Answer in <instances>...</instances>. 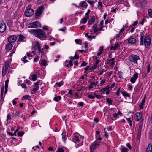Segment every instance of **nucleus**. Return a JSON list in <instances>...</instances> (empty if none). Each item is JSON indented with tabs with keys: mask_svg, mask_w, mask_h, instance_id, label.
I'll return each mask as SVG.
<instances>
[{
	"mask_svg": "<svg viewBox=\"0 0 152 152\" xmlns=\"http://www.w3.org/2000/svg\"><path fill=\"white\" fill-rule=\"evenodd\" d=\"M91 10H88L87 11V12L86 14V15L87 18H89V14Z\"/></svg>",
	"mask_w": 152,
	"mask_h": 152,
	"instance_id": "47",
	"label": "nucleus"
},
{
	"mask_svg": "<svg viewBox=\"0 0 152 152\" xmlns=\"http://www.w3.org/2000/svg\"><path fill=\"white\" fill-rule=\"evenodd\" d=\"M87 64V63L85 61H84L81 64V66H86Z\"/></svg>",
	"mask_w": 152,
	"mask_h": 152,
	"instance_id": "51",
	"label": "nucleus"
},
{
	"mask_svg": "<svg viewBox=\"0 0 152 152\" xmlns=\"http://www.w3.org/2000/svg\"><path fill=\"white\" fill-rule=\"evenodd\" d=\"M34 10L31 8H28L25 12V15L28 17H30L32 15L34 14Z\"/></svg>",
	"mask_w": 152,
	"mask_h": 152,
	"instance_id": "6",
	"label": "nucleus"
},
{
	"mask_svg": "<svg viewBox=\"0 0 152 152\" xmlns=\"http://www.w3.org/2000/svg\"><path fill=\"white\" fill-rule=\"evenodd\" d=\"M87 97L89 98H90V99H94L95 98V96H94V95H92L91 94L88 95V96H87Z\"/></svg>",
	"mask_w": 152,
	"mask_h": 152,
	"instance_id": "41",
	"label": "nucleus"
},
{
	"mask_svg": "<svg viewBox=\"0 0 152 152\" xmlns=\"http://www.w3.org/2000/svg\"><path fill=\"white\" fill-rule=\"evenodd\" d=\"M115 59V58H113L111 59H108L107 61V63L109 64L110 63L111 65H113L115 64V62L114 61Z\"/></svg>",
	"mask_w": 152,
	"mask_h": 152,
	"instance_id": "16",
	"label": "nucleus"
},
{
	"mask_svg": "<svg viewBox=\"0 0 152 152\" xmlns=\"http://www.w3.org/2000/svg\"><path fill=\"white\" fill-rule=\"evenodd\" d=\"M150 136L151 139L152 140V129L150 132Z\"/></svg>",
	"mask_w": 152,
	"mask_h": 152,
	"instance_id": "64",
	"label": "nucleus"
},
{
	"mask_svg": "<svg viewBox=\"0 0 152 152\" xmlns=\"http://www.w3.org/2000/svg\"><path fill=\"white\" fill-rule=\"evenodd\" d=\"M83 103L82 102H80L78 103V105L80 106H82L83 105Z\"/></svg>",
	"mask_w": 152,
	"mask_h": 152,
	"instance_id": "62",
	"label": "nucleus"
},
{
	"mask_svg": "<svg viewBox=\"0 0 152 152\" xmlns=\"http://www.w3.org/2000/svg\"><path fill=\"white\" fill-rule=\"evenodd\" d=\"M120 91V88H119L118 90H117V92L116 93V95L118 96H119V92Z\"/></svg>",
	"mask_w": 152,
	"mask_h": 152,
	"instance_id": "58",
	"label": "nucleus"
},
{
	"mask_svg": "<svg viewBox=\"0 0 152 152\" xmlns=\"http://www.w3.org/2000/svg\"><path fill=\"white\" fill-rule=\"evenodd\" d=\"M107 102L110 104H112V100L110 99L109 98H107L106 99Z\"/></svg>",
	"mask_w": 152,
	"mask_h": 152,
	"instance_id": "34",
	"label": "nucleus"
},
{
	"mask_svg": "<svg viewBox=\"0 0 152 152\" xmlns=\"http://www.w3.org/2000/svg\"><path fill=\"white\" fill-rule=\"evenodd\" d=\"M21 86L22 87L24 88H27V86H26V85L23 83L22 84Z\"/></svg>",
	"mask_w": 152,
	"mask_h": 152,
	"instance_id": "61",
	"label": "nucleus"
},
{
	"mask_svg": "<svg viewBox=\"0 0 152 152\" xmlns=\"http://www.w3.org/2000/svg\"><path fill=\"white\" fill-rule=\"evenodd\" d=\"M144 33L143 32H141L140 33V43L141 45H143V38H144Z\"/></svg>",
	"mask_w": 152,
	"mask_h": 152,
	"instance_id": "15",
	"label": "nucleus"
},
{
	"mask_svg": "<svg viewBox=\"0 0 152 152\" xmlns=\"http://www.w3.org/2000/svg\"><path fill=\"white\" fill-rule=\"evenodd\" d=\"M97 24H95L94 25L93 28L94 29V33H96L98 30V28H97Z\"/></svg>",
	"mask_w": 152,
	"mask_h": 152,
	"instance_id": "25",
	"label": "nucleus"
},
{
	"mask_svg": "<svg viewBox=\"0 0 152 152\" xmlns=\"http://www.w3.org/2000/svg\"><path fill=\"white\" fill-rule=\"evenodd\" d=\"M95 17L94 16H92L88 21V25H91L94 22H95Z\"/></svg>",
	"mask_w": 152,
	"mask_h": 152,
	"instance_id": "14",
	"label": "nucleus"
},
{
	"mask_svg": "<svg viewBox=\"0 0 152 152\" xmlns=\"http://www.w3.org/2000/svg\"><path fill=\"white\" fill-rule=\"evenodd\" d=\"M89 18H87V17H84L81 20V23H85L87 21V19Z\"/></svg>",
	"mask_w": 152,
	"mask_h": 152,
	"instance_id": "23",
	"label": "nucleus"
},
{
	"mask_svg": "<svg viewBox=\"0 0 152 152\" xmlns=\"http://www.w3.org/2000/svg\"><path fill=\"white\" fill-rule=\"evenodd\" d=\"M17 39L16 37L14 35L10 36L8 39L9 43H12L15 42Z\"/></svg>",
	"mask_w": 152,
	"mask_h": 152,
	"instance_id": "11",
	"label": "nucleus"
},
{
	"mask_svg": "<svg viewBox=\"0 0 152 152\" xmlns=\"http://www.w3.org/2000/svg\"><path fill=\"white\" fill-rule=\"evenodd\" d=\"M29 31L32 34L35 35L36 37L39 38H46L47 36L45 33L42 29L37 30H31Z\"/></svg>",
	"mask_w": 152,
	"mask_h": 152,
	"instance_id": "1",
	"label": "nucleus"
},
{
	"mask_svg": "<svg viewBox=\"0 0 152 152\" xmlns=\"http://www.w3.org/2000/svg\"><path fill=\"white\" fill-rule=\"evenodd\" d=\"M105 129H106V128H104V137H106L107 138H108V135L107 134V132H106V131L105 130Z\"/></svg>",
	"mask_w": 152,
	"mask_h": 152,
	"instance_id": "38",
	"label": "nucleus"
},
{
	"mask_svg": "<svg viewBox=\"0 0 152 152\" xmlns=\"http://www.w3.org/2000/svg\"><path fill=\"white\" fill-rule=\"evenodd\" d=\"M57 152H64V151L62 148H59L57 150Z\"/></svg>",
	"mask_w": 152,
	"mask_h": 152,
	"instance_id": "44",
	"label": "nucleus"
},
{
	"mask_svg": "<svg viewBox=\"0 0 152 152\" xmlns=\"http://www.w3.org/2000/svg\"><path fill=\"white\" fill-rule=\"evenodd\" d=\"M12 47V45L11 43H9L6 45V48L7 50H9L11 49Z\"/></svg>",
	"mask_w": 152,
	"mask_h": 152,
	"instance_id": "21",
	"label": "nucleus"
},
{
	"mask_svg": "<svg viewBox=\"0 0 152 152\" xmlns=\"http://www.w3.org/2000/svg\"><path fill=\"white\" fill-rule=\"evenodd\" d=\"M39 43L38 42H36L35 44L34 45L35 48L37 47V45H38L39 44Z\"/></svg>",
	"mask_w": 152,
	"mask_h": 152,
	"instance_id": "60",
	"label": "nucleus"
},
{
	"mask_svg": "<svg viewBox=\"0 0 152 152\" xmlns=\"http://www.w3.org/2000/svg\"><path fill=\"white\" fill-rule=\"evenodd\" d=\"M6 24L3 21H1L0 23V32H4L6 30Z\"/></svg>",
	"mask_w": 152,
	"mask_h": 152,
	"instance_id": "8",
	"label": "nucleus"
},
{
	"mask_svg": "<svg viewBox=\"0 0 152 152\" xmlns=\"http://www.w3.org/2000/svg\"><path fill=\"white\" fill-rule=\"evenodd\" d=\"M39 88H34L32 90V91H33L35 93L38 90Z\"/></svg>",
	"mask_w": 152,
	"mask_h": 152,
	"instance_id": "55",
	"label": "nucleus"
},
{
	"mask_svg": "<svg viewBox=\"0 0 152 152\" xmlns=\"http://www.w3.org/2000/svg\"><path fill=\"white\" fill-rule=\"evenodd\" d=\"M39 83L38 82H37L35 83L34 84V87L38 88H39V86L38 85H39Z\"/></svg>",
	"mask_w": 152,
	"mask_h": 152,
	"instance_id": "46",
	"label": "nucleus"
},
{
	"mask_svg": "<svg viewBox=\"0 0 152 152\" xmlns=\"http://www.w3.org/2000/svg\"><path fill=\"white\" fill-rule=\"evenodd\" d=\"M74 137L75 140L76 142H79V137L78 136H76V135L75 136H74Z\"/></svg>",
	"mask_w": 152,
	"mask_h": 152,
	"instance_id": "40",
	"label": "nucleus"
},
{
	"mask_svg": "<svg viewBox=\"0 0 152 152\" xmlns=\"http://www.w3.org/2000/svg\"><path fill=\"white\" fill-rule=\"evenodd\" d=\"M9 79L8 78H7V80L5 82V91H4V93L6 94L7 91V88L8 87V83L9 82Z\"/></svg>",
	"mask_w": 152,
	"mask_h": 152,
	"instance_id": "17",
	"label": "nucleus"
},
{
	"mask_svg": "<svg viewBox=\"0 0 152 152\" xmlns=\"http://www.w3.org/2000/svg\"><path fill=\"white\" fill-rule=\"evenodd\" d=\"M15 115L16 116L18 117L20 115V113L19 111H16L15 113Z\"/></svg>",
	"mask_w": 152,
	"mask_h": 152,
	"instance_id": "56",
	"label": "nucleus"
},
{
	"mask_svg": "<svg viewBox=\"0 0 152 152\" xmlns=\"http://www.w3.org/2000/svg\"><path fill=\"white\" fill-rule=\"evenodd\" d=\"M143 123V121L142 120H141L140 123L137 134L136 137L137 140H139L140 138Z\"/></svg>",
	"mask_w": 152,
	"mask_h": 152,
	"instance_id": "2",
	"label": "nucleus"
},
{
	"mask_svg": "<svg viewBox=\"0 0 152 152\" xmlns=\"http://www.w3.org/2000/svg\"><path fill=\"white\" fill-rule=\"evenodd\" d=\"M138 74L137 73H136L130 79V81L132 83H134L138 77Z\"/></svg>",
	"mask_w": 152,
	"mask_h": 152,
	"instance_id": "12",
	"label": "nucleus"
},
{
	"mask_svg": "<svg viewBox=\"0 0 152 152\" xmlns=\"http://www.w3.org/2000/svg\"><path fill=\"white\" fill-rule=\"evenodd\" d=\"M121 152H126L128 151V149L126 147H124L121 150Z\"/></svg>",
	"mask_w": 152,
	"mask_h": 152,
	"instance_id": "35",
	"label": "nucleus"
},
{
	"mask_svg": "<svg viewBox=\"0 0 152 152\" xmlns=\"http://www.w3.org/2000/svg\"><path fill=\"white\" fill-rule=\"evenodd\" d=\"M152 151V145L149 144L147 148L146 152H151Z\"/></svg>",
	"mask_w": 152,
	"mask_h": 152,
	"instance_id": "20",
	"label": "nucleus"
},
{
	"mask_svg": "<svg viewBox=\"0 0 152 152\" xmlns=\"http://www.w3.org/2000/svg\"><path fill=\"white\" fill-rule=\"evenodd\" d=\"M118 77L119 78H121L122 77V72L120 71L118 72Z\"/></svg>",
	"mask_w": 152,
	"mask_h": 152,
	"instance_id": "45",
	"label": "nucleus"
},
{
	"mask_svg": "<svg viewBox=\"0 0 152 152\" xmlns=\"http://www.w3.org/2000/svg\"><path fill=\"white\" fill-rule=\"evenodd\" d=\"M61 135L62 136V138L64 140H66V138L65 132L63 131L61 134Z\"/></svg>",
	"mask_w": 152,
	"mask_h": 152,
	"instance_id": "31",
	"label": "nucleus"
},
{
	"mask_svg": "<svg viewBox=\"0 0 152 152\" xmlns=\"http://www.w3.org/2000/svg\"><path fill=\"white\" fill-rule=\"evenodd\" d=\"M127 41L128 43L132 44H135L136 42V39L132 36H131L127 39Z\"/></svg>",
	"mask_w": 152,
	"mask_h": 152,
	"instance_id": "10",
	"label": "nucleus"
},
{
	"mask_svg": "<svg viewBox=\"0 0 152 152\" xmlns=\"http://www.w3.org/2000/svg\"><path fill=\"white\" fill-rule=\"evenodd\" d=\"M32 79L33 81L36 80L37 78V77L36 75L34 74L31 75Z\"/></svg>",
	"mask_w": 152,
	"mask_h": 152,
	"instance_id": "27",
	"label": "nucleus"
},
{
	"mask_svg": "<svg viewBox=\"0 0 152 152\" xmlns=\"http://www.w3.org/2000/svg\"><path fill=\"white\" fill-rule=\"evenodd\" d=\"M113 116L114 118H117L118 116V113H115L113 114Z\"/></svg>",
	"mask_w": 152,
	"mask_h": 152,
	"instance_id": "63",
	"label": "nucleus"
},
{
	"mask_svg": "<svg viewBox=\"0 0 152 152\" xmlns=\"http://www.w3.org/2000/svg\"><path fill=\"white\" fill-rule=\"evenodd\" d=\"M11 116L10 115V114H9L7 116V121H8L9 120H10L11 119Z\"/></svg>",
	"mask_w": 152,
	"mask_h": 152,
	"instance_id": "52",
	"label": "nucleus"
},
{
	"mask_svg": "<svg viewBox=\"0 0 152 152\" xmlns=\"http://www.w3.org/2000/svg\"><path fill=\"white\" fill-rule=\"evenodd\" d=\"M148 122L149 123H152V114H151V116L149 117L148 119Z\"/></svg>",
	"mask_w": 152,
	"mask_h": 152,
	"instance_id": "43",
	"label": "nucleus"
},
{
	"mask_svg": "<svg viewBox=\"0 0 152 152\" xmlns=\"http://www.w3.org/2000/svg\"><path fill=\"white\" fill-rule=\"evenodd\" d=\"M120 46V44H119V42H118L114 46H111L110 47V50H115L117 49L119 46Z\"/></svg>",
	"mask_w": 152,
	"mask_h": 152,
	"instance_id": "18",
	"label": "nucleus"
},
{
	"mask_svg": "<svg viewBox=\"0 0 152 152\" xmlns=\"http://www.w3.org/2000/svg\"><path fill=\"white\" fill-rule=\"evenodd\" d=\"M80 5L82 7L85 9H86L87 6V3L85 1H82Z\"/></svg>",
	"mask_w": 152,
	"mask_h": 152,
	"instance_id": "19",
	"label": "nucleus"
},
{
	"mask_svg": "<svg viewBox=\"0 0 152 152\" xmlns=\"http://www.w3.org/2000/svg\"><path fill=\"white\" fill-rule=\"evenodd\" d=\"M69 58L70 60H69V63L68 64L70 66H72L73 65L72 61L74 60V57L71 56Z\"/></svg>",
	"mask_w": 152,
	"mask_h": 152,
	"instance_id": "26",
	"label": "nucleus"
},
{
	"mask_svg": "<svg viewBox=\"0 0 152 152\" xmlns=\"http://www.w3.org/2000/svg\"><path fill=\"white\" fill-rule=\"evenodd\" d=\"M142 117V114L140 113H136L135 116V119L136 121H140Z\"/></svg>",
	"mask_w": 152,
	"mask_h": 152,
	"instance_id": "13",
	"label": "nucleus"
},
{
	"mask_svg": "<svg viewBox=\"0 0 152 152\" xmlns=\"http://www.w3.org/2000/svg\"><path fill=\"white\" fill-rule=\"evenodd\" d=\"M44 9V7L43 6H42L40 7L37 10L35 13V15L37 17L40 16L42 13L43 10Z\"/></svg>",
	"mask_w": 152,
	"mask_h": 152,
	"instance_id": "9",
	"label": "nucleus"
},
{
	"mask_svg": "<svg viewBox=\"0 0 152 152\" xmlns=\"http://www.w3.org/2000/svg\"><path fill=\"white\" fill-rule=\"evenodd\" d=\"M102 3L101 2L99 1L98 3V6H99V8L100 9H101L102 7Z\"/></svg>",
	"mask_w": 152,
	"mask_h": 152,
	"instance_id": "48",
	"label": "nucleus"
},
{
	"mask_svg": "<svg viewBox=\"0 0 152 152\" xmlns=\"http://www.w3.org/2000/svg\"><path fill=\"white\" fill-rule=\"evenodd\" d=\"M25 38V37L23 35H20L18 39V41H22Z\"/></svg>",
	"mask_w": 152,
	"mask_h": 152,
	"instance_id": "29",
	"label": "nucleus"
},
{
	"mask_svg": "<svg viewBox=\"0 0 152 152\" xmlns=\"http://www.w3.org/2000/svg\"><path fill=\"white\" fill-rule=\"evenodd\" d=\"M147 71L148 72H149L150 71V65L149 64H148L147 66Z\"/></svg>",
	"mask_w": 152,
	"mask_h": 152,
	"instance_id": "49",
	"label": "nucleus"
},
{
	"mask_svg": "<svg viewBox=\"0 0 152 152\" xmlns=\"http://www.w3.org/2000/svg\"><path fill=\"white\" fill-rule=\"evenodd\" d=\"M151 39L148 36L145 37L144 39V44L145 46L148 48L151 44Z\"/></svg>",
	"mask_w": 152,
	"mask_h": 152,
	"instance_id": "4",
	"label": "nucleus"
},
{
	"mask_svg": "<svg viewBox=\"0 0 152 152\" xmlns=\"http://www.w3.org/2000/svg\"><path fill=\"white\" fill-rule=\"evenodd\" d=\"M139 57L136 55H131L129 57V59L131 61L134 63L137 64V60L139 59Z\"/></svg>",
	"mask_w": 152,
	"mask_h": 152,
	"instance_id": "3",
	"label": "nucleus"
},
{
	"mask_svg": "<svg viewBox=\"0 0 152 152\" xmlns=\"http://www.w3.org/2000/svg\"><path fill=\"white\" fill-rule=\"evenodd\" d=\"M121 92L122 94L124 96L127 97L130 96V95L128 93H126L125 92L122 91L121 90Z\"/></svg>",
	"mask_w": 152,
	"mask_h": 152,
	"instance_id": "28",
	"label": "nucleus"
},
{
	"mask_svg": "<svg viewBox=\"0 0 152 152\" xmlns=\"http://www.w3.org/2000/svg\"><path fill=\"white\" fill-rule=\"evenodd\" d=\"M97 67V66L94 65L93 66H92L90 68V69L91 70L93 71Z\"/></svg>",
	"mask_w": 152,
	"mask_h": 152,
	"instance_id": "42",
	"label": "nucleus"
},
{
	"mask_svg": "<svg viewBox=\"0 0 152 152\" xmlns=\"http://www.w3.org/2000/svg\"><path fill=\"white\" fill-rule=\"evenodd\" d=\"M6 70L3 69L2 72V75L3 76H5L6 73Z\"/></svg>",
	"mask_w": 152,
	"mask_h": 152,
	"instance_id": "54",
	"label": "nucleus"
},
{
	"mask_svg": "<svg viewBox=\"0 0 152 152\" xmlns=\"http://www.w3.org/2000/svg\"><path fill=\"white\" fill-rule=\"evenodd\" d=\"M47 63V61L46 60L44 59H42L41 60V64L43 66H45L46 65Z\"/></svg>",
	"mask_w": 152,
	"mask_h": 152,
	"instance_id": "30",
	"label": "nucleus"
},
{
	"mask_svg": "<svg viewBox=\"0 0 152 152\" xmlns=\"http://www.w3.org/2000/svg\"><path fill=\"white\" fill-rule=\"evenodd\" d=\"M56 85L59 87H60L63 85V82L62 81H61L59 83H56Z\"/></svg>",
	"mask_w": 152,
	"mask_h": 152,
	"instance_id": "39",
	"label": "nucleus"
},
{
	"mask_svg": "<svg viewBox=\"0 0 152 152\" xmlns=\"http://www.w3.org/2000/svg\"><path fill=\"white\" fill-rule=\"evenodd\" d=\"M94 96H96V98L97 99H101L103 97V96H102L100 95L95 94H94Z\"/></svg>",
	"mask_w": 152,
	"mask_h": 152,
	"instance_id": "37",
	"label": "nucleus"
},
{
	"mask_svg": "<svg viewBox=\"0 0 152 152\" xmlns=\"http://www.w3.org/2000/svg\"><path fill=\"white\" fill-rule=\"evenodd\" d=\"M28 26L30 28H37L39 27H41L40 23L37 21L29 23L28 24Z\"/></svg>",
	"mask_w": 152,
	"mask_h": 152,
	"instance_id": "7",
	"label": "nucleus"
},
{
	"mask_svg": "<svg viewBox=\"0 0 152 152\" xmlns=\"http://www.w3.org/2000/svg\"><path fill=\"white\" fill-rule=\"evenodd\" d=\"M24 134V132L23 131H22L21 132H18V135L19 136H22Z\"/></svg>",
	"mask_w": 152,
	"mask_h": 152,
	"instance_id": "50",
	"label": "nucleus"
},
{
	"mask_svg": "<svg viewBox=\"0 0 152 152\" xmlns=\"http://www.w3.org/2000/svg\"><path fill=\"white\" fill-rule=\"evenodd\" d=\"M87 1L90 4H91V5H94V1H91L89 0Z\"/></svg>",
	"mask_w": 152,
	"mask_h": 152,
	"instance_id": "53",
	"label": "nucleus"
},
{
	"mask_svg": "<svg viewBox=\"0 0 152 152\" xmlns=\"http://www.w3.org/2000/svg\"><path fill=\"white\" fill-rule=\"evenodd\" d=\"M61 96H58L57 97H55L54 98V99L55 101H58L60 99H61Z\"/></svg>",
	"mask_w": 152,
	"mask_h": 152,
	"instance_id": "32",
	"label": "nucleus"
},
{
	"mask_svg": "<svg viewBox=\"0 0 152 152\" xmlns=\"http://www.w3.org/2000/svg\"><path fill=\"white\" fill-rule=\"evenodd\" d=\"M31 97L29 95H26L23 96L22 98V100H30V99L31 98Z\"/></svg>",
	"mask_w": 152,
	"mask_h": 152,
	"instance_id": "22",
	"label": "nucleus"
},
{
	"mask_svg": "<svg viewBox=\"0 0 152 152\" xmlns=\"http://www.w3.org/2000/svg\"><path fill=\"white\" fill-rule=\"evenodd\" d=\"M148 12L149 16L152 18V10L149 9L148 10Z\"/></svg>",
	"mask_w": 152,
	"mask_h": 152,
	"instance_id": "36",
	"label": "nucleus"
},
{
	"mask_svg": "<svg viewBox=\"0 0 152 152\" xmlns=\"http://www.w3.org/2000/svg\"><path fill=\"white\" fill-rule=\"evenodd\" d=\"M74 58L75 59H78L79 58V56L77 54H75Z\"/></svg>",
	"mask_w": 152,
	"mask_h": 152,
	"instance_id": "59",
	"label": "nucleus"
},
{
	"mask_svg": "<svg viewBox=\"0 0 152 152\" xmlns=\"http://www.w3.org/2000/svg\"><path fill=\"white\" fill-rule=\"evenodd\" d=\"M9 67V64L8 62H6L5 63V66L3 67V69L7 70Z\"/></svg>",
	"mask_w": 152,
	"mask_h": 152,
	"instance_id": "24",
	"label": "nucleus"
},
{
	"mask_svg": "<svg viewBox=\"0 0 152 152\" xmlns=\"http://www.w3.org/2000/svg\"><path fill=\"white\" fill-rule=\"evenodd\" d=\"M75 42L77 44H79L80 45H81V40L80 39H76L75 40Z\"/></svg>",
	"mask_w": 152,
	"mask_h": 152,
	"instance_id": "33",
	"label": "nucleus"
},
{
	"mask_svg": "<svg viewBox=\"0 0 152 152\" xmlns=\"http://www.w3.org/2000/svg\"><path fill=\"white\" fill-rule=\"evenodd\" d=\"M99 146V144L96 142L92 143L90 147L91 152H93L94 150Z\"/></svg>",
	"mask_w": 152,
	"mask_h": 152,
	"instance_id": "5",
	"label": "nucleus"
},
{
	"mask_svg": "<svg viewBox=\"0 0 152 152\" xmlns=\"http://www.w3.org/2000/svg\"><path fill=\"white\" fill-rule=\"evenodd\" d=\"M26 56H25L23 58V61L24 62L26 63V62H27L28 61L26 59Z\"/></svg>",
	"mask_w": 152,
	"mask_h": 152,
	"instance_id": "57",
	"label": "nucleus"
}]
</instances>
